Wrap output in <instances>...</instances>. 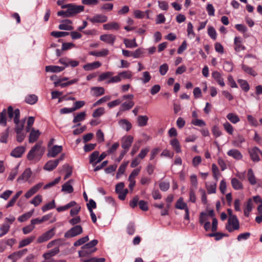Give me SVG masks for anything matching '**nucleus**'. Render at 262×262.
Instances as JSON below:
<instances>
[{
  "instance_id": "obj_1",
  "label": "nucleus",
  "mask_w": 262,
  "mask_h": 262,
  "mask_svg": "<svg viewBox=\"0 0 262 262\" xmlns=\"http://www.w3.org/2000/svg\"><path fill=\"white\" fill-rule=\"evenodd\" d=\"M97 239H93L89 243L85 244L81 247V250L78 251V255L80 257L89 256L96 251L94 247L98 244Z\"/></svg>"
},
{
  "instance_id": "obj_2",
  "label": "nucleus",
  "mask_w": 262,
  "mask_h": 262,
  "mask_svg": "<svg viewBox=\"0 0 262 262\" xmlns=\"http://www.w3.org/2000/svg\"><path fill=\"white\" fill-rule=\"evenodd\" d=\"M45 149L41 147V143L36 144L29 151L27 155L29 160H33L35 158L38 157L39 159L43 154Z\"/></svg>"
},
{
  "instance_id": "obj_3",
  "label": "nucleus",
  "mask_w": 262,
  "mask_h": 262,
  "mask_svg": "<svg viewBox=\"0 0 262 262\" xmlns=\"http://www.w3.org/2000/svg\"><path fill=\"white\" fill-rule=\"evenodd\" d=\"M61 8L68 9V12L70 17L80 13L84 11V7L81 5H76L73 4H68L61 6Z\"/></svg>"
},
{
  "instance_id": "obj_4",
  "label": "nucleus",
  "mask_w": 262,
  "mask_h": 262,
  "mask_svg": "<svg viewBox=\"0 0 262 262\" xmlns=\"http://www.w3.org/2000/svg\"><path fill=\"white\" fill-rule=\"evenodd\" d=\"M239 228V223L236 216L229 217L228 223L226 225V229L229 232H232L234 230H238Z\"/></svg>"
},
{
  "instance_id": "obj_5",
  "label": "nucleus",
  "mask_w": 262,
  "mask_h": 262,
  "mask_svg": "<svg viewBox=\"0 0 262 262\" xmlns=\"http://www.w3.org/2000/svg\"><path fill=\"white\" fill-rule=\"evenodd\" d=\"M20 111L18 108L16 109L15 112V117L13 119L14 122L15 124V132L16 133L21 132L24 127V124L25 120H20Z\"/></svg>"
},
{
  "instance_id": "obj_6",
  "label": "nucleus",
  "mask_w": 262,
  "mask_h": 262,
  "mask_svg": "<svg viewBox=\"0 0 262 262\" xmlns=\"http://www.w3.org/2000/svg\"><path fill=\"white\" fill-rule=\"evenodd\" d=\"M83 229L80 225H76L69 229L64 233L66 238H72L81 234Z\"/></svg>"
},
{
  "instance_id": "obj_7",
  "label": "nucleus",
  "mask_w": 262,
  "mask_h": 262,
  "mask_svg": "<svg viewBox=\"0 0 262 262\" xmlns=\"http://www.w3.org/2000/svg\"><path fill=\"white\" fill-rule=\"evenodd\" d=\"M86 19L93 24L103 23L107 21V17L102 14H96L92 17L87 16Z\"/></svg>"
},
{
  "instance_id": "obj_8",
  "label": "nucleus",
  "mask_w": 262,
  "mask_h": 262,
  "mask_svg": "<svg viewBox=\"0 0 262 262\" xmlns=\"http://www.w3.org/2000/svg\"><path fill=\"white\" fill-rule=\"evenodd\" d=\"M248 152L251 160L254 162H258L260 161L259 155H261L262 151L257 147H253L249 149Z\"/></svg>"
},
{
  "instance_id": "obj_9",
  "label": "nucleus",
  "mask_w": 262,
  "mask_h": 262,
  "mask_svg": "<svg viewBox=\"0 0 262 262\" xmlns=\"http://www.w3.org/2000/svg\"><path fill=\"white\" fill-rule=\"evenodd\" d=\"M134 138L133 136L129 135L126 136L122 137L121 139V146L127 151L132 145L133 142Z\"/></svg>"
},
{
  "instance_id": "obj_10",
  "label": "nucleus",
  "mask_w": 262,
  "mask_h": 262,
  "mask_svg": "<svg viewBox=\"0 0 262 262\" xmlns=\"http://www.w3.org/2000/svg\"><path fill=\"white\" fill-rule=\"evenodd\" d=\"M55 228H53L51 229L48 230L46 232L42 234L37 239V242L38 243H42L46 242L51 238L54 235Z\"/></svg>"
},
{
  "instance_id": "obj_11",
  "label": "nucleus",
  "mask_w": 262,
  "mask_h": 262,
  "mask_svg": "<svg viewBox=\"0 0 262 262\" xmlns=\"http://www.w3.org/2000/svg\"><path fill=\"white\" fill-rule=\"evenodd\" d=\"M43 185V183L42 182L39 183L37 184L34 185L25 193V198L29 199L31 197L33 194L36 193Z\"/></svg>"
},
{
  "instance_id": "obj_12",
  "label": "nucleus",
  "mask_w": 262,
  "mask_h": 262,
  "mask_svg": "<svg viewBox=\"0 0 262 262\" xmlns=\"http://www.w3.org/2000/svg\"><path fill=\"white\" fill-rule=\"evenodd\" d=\"M62 146L54 145L51 149H49L47 156L48 157L54 158L58 154L62 151Z\"/></svg>"
},
{
  "instance_id": "obj_13",
  "label": "nucleus",
  "mask_w": 262,
  "mask_h": 262,
  "mask_svg": "<svg viewBox=\"0 0 262 262\" xmlns=\"http://www.w3.org/2000/svg\"><path fill=\"white\" fill-rule=\"evenodd\" d=\"M31 174L32 171L30 168L26 169L23 173L18 178L17 182L21 183L28 181Z\"/></svg>"
},
{
  "instance_id": "obj_14",
  "label": "nucleus",
  "mask_w": 262,
  "mask_h": 262,
  "mask_svg": "<svg viewBox=\"0 0 262 262\" xmlns=\"http://www.w3.org/2000/svg\"><path fill=\"white\" fill-rule=\"evenodd\" d=\"M100 39L107 43L113 45L116 37L112 34H104L100 36Z\"/></svg>"
},
{
  "instance_id": "obj_15",
  "label": "nucleus",
  "mask_w": 262,
  "mask_h": 262,
  "mask_svg": "<svg viewBox=\"0 0 262 262\" xmlns=\"http://www.w3.org/2000/svg\"><path fill=\"white\" fill-rule=\"evenodd\" d=\"M25 151V147L21 146L14 148L11 152V156L15 158H20Z\"/></svg>"
},
{
  "instance_id": "obj_16",
  "label": "nucleus",
  "mask_w": 262,
  "mask_h": 262,
  "mask_svg": "<svg viewBox=\"0 0 262 262\" xmlns=\"http://www.w3.org/2000/svg\"><path fill=\"white\" fill-rule=\"evenodd\" d=\"M212 78L218 83L221 86H224L225 84L222 74L217 71H214L212 73Z\"/></svg>"
},
{
  "instance_id": "obj_17",
  "label": "nucleus",
  "mask_w": 262,
  "mask_h": 262,
  "mask_svg": "<svg viewBox=\"0 0 262 262\" xmlns=\"http://www.w3.org/2000/svg\"><path fill=\"white\" fill-rule=\"evenodd\" d=\"M72 22L69 19H65L63 20L61 24L59 25L58 28L60 30H72L73 29V27L72 26Z\"/></svg>"
},
{
  "instance_id": "obj_18",
  "label": "nucleus",
  "mask_w": 262,
  "mask_h": 262,
  "mask_svg": "<svg viewBox=\"0 0 262 262\" xmlns=\"http://www.w3.org/2000/svg\"><path fill=\"white\" fill-rule=\"evenodd\" d=\"M40 135V133L39 131V130H36L34 128H32L31 129L30 135H29V143H33L35 142L38 138H39V136Z\"/></svg>"
},
{
  "instance_id": "obj_19",
  "label": "nucleus",
  "mask_w": 262,
  "mask_h": 262,
  "mask_svg": "<svg viewBox=\"0 0 262 262\" xmlns=\"http://www.w3.org/2000/svg\"><path fill=\"white\" fill-rule=\"evenodd\" d=\"M227 155L236 160H239L243 158V155L241 152L236 149L229 150L227 152Z\"/></svg>"
},
{
  "instance_id": "obj_20",
  "label": "nucleus",
  "mask_w": 262,
  "mask_h": 262,
  "mask_svg": "<svg viewBox=\"0 0 262 262\" xmlns=\"http://www.w3.org/2000/svg\"><path fill=\"white\" fill-rule=\"evenodd\" d=\"M103 28L105 30H118L120 28V25L117 22L112 21L103 25Z\"/></svg>"
},
{
  "instance_id": "obj_21",
  "label": "nucleus",
  "mask_w": 262,
  "mask_h": 262,
  "mask_svg": "<svg viewBox=\"0 0 262 262\" xmlns=\"http://www.w3.org/2000/svg\"><path fill=\"white\" fill-rule=\"evenodd\" d=\"M118 124L122 129L126 131L129 130L132 127V125L130 122L125 119L120 120L118 122Z\"/></svg>"
},
{
  "instance_id": "obj_22",
  "label": "nucleus",
  "mask_w": 262,
  "mask_h": 262,
  "mask_svg": "<svg viewBox=\"0 0 262 262\" xmlns=\"http://www.w3.org/2000/svg\"><path fill=\"white\" fill-rule=\"evenodd\" d=\"M57 161L55 160H50L47 162L43 166V169L47 171H52L58 165Z\"/></svg>"
},
{
  "instance_id": "obj_23",
  "label": "nucleus",
  "mask_w": 262,
  "mask_h": 262,
  "mask_svg": "<svg viewBox=\"0 0 262 262\" xmlns=\"http://www.w3.org/2000/svg\"><path fill=\"white\" fill-rule=\"evenodd\" d=\"M148 118L146 115H140L137 117V122L138 125L140 127H143L147 124Z\"/></svg>"
},
{
  "instance_id": "obj_24",
  "label": "nucleus",
  "mask_w": 262,
  "mask_h": 262,
  "mask_svg": "<svg viewBox=\"0 0 262 262\" xmlns=\"http://www.w3.org/2000/svg\"><path fill=\"white\" fill-rule=\"evenodd\" d=\"M64 67L57 66H48L46 67V71L47 72L59 73L62 71Z\"/></svg>"
},
{
  "instance_id": "obj_25",
  "label": "nucleus",
  "mask_w": 262,
  "mask_h": 262,
  "mask_svg": "<svg viewBox=\"0 0 262 262\" xmlns=\"http://www.w3.org/2000/svg\"><path fill=\"white\" fill-rule=\"evenodd\" d=\"M234 49L237 52H239L242 50H244L245 48L242 45V40L241 37H235L234 38Z\"/></svg>"
},
{
  "instance_id": "obj_26",
  "label": "nucleus",
  "mask_w": 262,
  "mask_h": 262,
  "mask_svg": "<svg viewBox=\"0 0 262 262\" xmlns=\"http://www.w3.org/2000/svg\"><path fill=\"white\" fill-rule=\"evenodd\" d=\"M101 66V63L99 61H96L85 64L83 69L85 71H91L95 69L99 68Z\"/></svg>"
},
{
  "instance_id": "obj_27",
  "label": "nucleus",
  "mask_w": 262,
  "mask_h": 262,
  "mask_svg": "<svg viewBox=\"0 0 262 262\" xmlns=\"http://www.w3.org/2000/svg\"><path fill=\"white\" fill-rule=\"evenodd\" d=\"M74 180L71 179L64 184L62 186L61 191L70 193L73 191V188L71 185V183H73Z\"/></svg>"
},
{
  "instance_id": "obj_28",
  "label": "nucleus",
  "mask_w": 262,
  "mask_h": 262,
  "mask_svg": "<svg viewBox=\"0 0 262 262\" xmlns=\"http://www.w3.org/2000/svg\"><path fill=\"white\" fill-rule=\"evenodd\" d=\"M109 53V51L106 49H103L100 51H91L89 54L97 57H105Z\"/></svg>"
},
{
  "instance_id": "obj_29",
  "label": "nucleus",
  "mask_w": 262,
  "mask_h": 262,
  "mask_svg": "<svg viewBox=\"0 0 262 262\" xmlns=\"http://www.w3.org/2000/svg\"><path fill=\"white\" fill-rule=\"evenodd\" d=\"M232 187L235 190H241L243 188V185L241 181L236 178H232L231 180Z\"/></svg>"
},
{
  "instance_id": "obj_30",
  "label": "nucleus",
  "mask_w": 262,
  "mask_h": 262,
  "mask_svg": "<svg viewBox=\"0 0 262 262\" xmlns=\"http://www.w3.org/2000/svg\"><path fill=\"white\" fill-rule=\"evenodd\" d=\"M175 207L177 209L181 210H185L188 208L187 205L184 202L183 198H180L177 201L175 205Z\"/></svg>"
},
{
  "instance_id": "obj_31",
  "label": "nucleus",
  "mask_w": 262,
  "mask_h": 262,
  "mask_svg": "<svg viewBox=\"0 0 262 262\" xmlns=\"http://www.w3.org/2000/svg\"><path fill=\"white\" fill-rule=\"evenodd\" d=\"M34 239L35 236H32L20 241L19 243L18 248H21L29 245Z\"/></svg>"
},
{
  "instance_id": "obj_32",
  "label": "nucleus",
  "mask_w": 262,
  "mask_h": 262,
  "mask_svg": "<svg viewBox=\"0 0 262 262\" xmlns=\"http://www.w3.org/2000/svg\"><path fill=\"white\" fill-rule=\"evenodd\" d=\"M205 187L209 194L215 193L216 189V183H206Z\"/></svg>"
},
{
  "instance_id": "obj_33",
  "label": "nucleus",
  "mask_w": 262,
  "mask_h": 262,
  "mask_svg": "<svg viewBox=\"0 0 262 262\" xmlns=\"http://www.w3.org/2000/svg\"><path fill=\"white\" fill-rule=\"evenodd\" d=\"M91 91L93 92V95L96 97L102 95L105 92L104 89L102 87H93L91 88Z\"/></svg>"
},
{
  "instance_id": "obj_34",
  "label": "nucleus",
  "mask_w": 262,
  "mask_h": 262,
  "mask_svg": "<svg viewBox=\"0 0 262 262\" xmlns=\"http://www.w3.org/2000/svg\"><path fill=\"white\" fill-rule=\"evenodd\" d=\"M59 252V248L58 247H56V248H54L53 249L51 250L48 252L44 253L43 255V256L46 259H49L51 257H52V256L55 255L56 254H57V253H58Z\"/></svg>"
},
{
  "instance_id": "obj_35",
  "label": "nucleus",
  "mask_w": 262,
  "mask_h": 262,
  "mask_svg": "<svg viewBox=\"0 0 262 262\" xmlns=\"http://www.w3.org/2000/svg\"><path fill=\"white\" fill-rule=\"evenodd\" d=\"M123 42L126 48H134L138 46V45L136 42L135 38L133 39V40L125 38L124 39Z\"/></svg>"
},
{
  "instance_id": "obj_36",
  "label": "nucleus",
  "mask_w": 262,
  "mask_h": 262,
  "mask_svg": "<svg viewBox=\"0 0 262 262\" xmlns=\"http://www.w3.org/2000/svg\"><path fill=\"white\" fill-rule=\"evenodd\" d=\"M170 144L177 153L181 152V146L177 139L174 138L170 141Z\"/></svg>"
},
{
  "instance_id": "obj_37",
  "label": "nucleus",
  "mask_w": 262,
  "mask_h": 262,
  "mask_svg": "<svg viewBox=\"0 0 262 262\" xmlns=\"http://www.w3.org/2000/svg\"><path fill=\"white\" fill-rule=\"evenodd\" d=\"M227 118L232 123L236 124L238 123L240 119L238 116L235 114L230 113L227 114Z\"/></svg>"
},
{
  "instance_id": "obj_38",
  "label": "nucleus",
  "mask_w": 262,
  "mask_h": 262,
  "mask_svg": "<svg viewBox=\"0 0 262 262\" xmlns=\"http://www.w3.org/2000/svg\"><path fill=\"white\" fill-rule=\"evenodd\" d=\"M7 110L4 109L0 113V124L3 126L7 125Z\"/></svg>"
},
{
  "instance_id": "obj_39",
  "label": "nucleus",
  "mask_w": 262,
  "mask_h": 262,
  "mask_svg": "<svg viewBox=\"0 0 262 262\" xmlns=\"http://www.w3.org/2000/svg\"><path fill=\"white\" fill-rule=\"evenodd\" d=\"M128 164V161L123 163L119 167L118 172L116 174V178L118 179L119 178L120 176L122 175L126 169V167Z\"/></svg>"
},
{
  "instance_id": "obj_40",
  "label": "nucleus",
  "mask_w": 262,
  "mask_h": 262,
  "mask_svg": "<svg viewBox=\"0 0 262 262\" xmlns=\"http://www.w3.org/2000/svg\"><path fill=\"white\" fill-rule=\"evenodd\" d=\"M34 212V210L29 211L27 213H24L22 215L20 216L18 218V221L20 222H24L28 220L32 215Z\"/></svg>"
},
{
  "instance_id": "obj_41",
  "label": "nucleus",
  "mask_w": 262,
  "mask_h": 262,
  "mask_svg": "<svg viewBox=\"0 0 262 262\" xmlns=\"http://www.w3.org/2000/svg\"><path fill=\"white\" fill-rule=\"evenodd\" d=\"M105 260L104 258H97L93 257L89 259H85L83 257H81L80 261L81 262H104Z\"/></svg>"
},
{
  "instance_id": "obj_42",
  "label": "nucleus",
  "mask_w": 262,
  "mask_h": 262,
  "mask_svg": "<svg viewBox=\"0 0 262 262\" xmlns=\"http://www.w3.org/2000/svg\"><path fill=\"white\" fill-rule=\"evenodd\" d=\"M134 105V102L133 101L125 102L121 104V108L122 111L129 110Z\"/></svg>"
},
{
  "instance_id": "obj_43",
  "label": "nucleus",
  "mask_w": 262,
  "mask_h": 262,
  "mask_svg": "<svg viewBox=\"0 0 262 262\" xmlns=\"http://www.w3.org/2000/svg\"><path fill=\"white\" fill-rule=\"evenodd\" d=\"M26 102L30 104H34L37 101V97L33 94L27 96L25 98Z\"/></svg>"
},
{
  "instance_id": "obj_44",
  "label": "nucleus",
  "mask_w": 262,
  "mask_h": 262,
  "mask_svg": "<svg viewBox=\"0 0 262 262\" xmlns=\"http://www.w3.org/2000/svg\"><path fill=\"white\" fill-rule=\"evenodd\" d=\"M86 113L85 112H82L75 116L73 122L74 123L79 122L84 120L85 118Z\"/></svg>"
},
{
  "instance_id": "obj_45",
  "label": "nucleus",
  "mask_w": 262,
  "mask_h": 262,
  "mask_svg": "<svg viewBox=\"0 0 262 262\" xmlns=\"http://www.w3.org/2000/svg\"><path fill=\"white\" fill-rule=\"evenodd\" d=\"M42 201V197L41 195H36L30 202V203L35 207L38 206Z\"/></svg>"
},
{
  "instance_id": "obj_46",
  "label": "nucleus",
  "mask_w": 262,
  "mask_h": 262,
  "mask_svg": "<svg viewBox=\"0 0 262 262\" xmlns=\"http://www.w3.org/2000/svg\"><path fill=\"white\" fill-rule=\"evenodd\" d=\"M55 207V201L52 200L51 202L43 205L42 208V211L45 212L49 210L54 208Z\"/></svg>"
},
{
  "instance_id": "obj_47",
  "label": "nucleus",
  "mask_w": 262,
  "mask_h": 262,
  "mask_svg": "<svg viewBox=\"0 0 262 262\" xmlns=\"http://www.w3.org/2000/svg\"><path fill=\"white\" fill-rule=\"evenodd\" d=\"M242 69L245 72H246L247 73L252 75V76H255L257 75V73H256L255 71H254L252 68L248 67V66L247 65H245V64H243L242 65Z\"/></svg>"
},
{
  "instance_id": "obj_48",
  "label": "nucleus",
  "mask_w": 262,
  "mask_h": 262,
  "mask_svg": "<svg viewBox=\"0 0 262 262\" xmlns=\"http://www.w3.org/2000/svg\"><path fill=\"white\" fill-rule=\"evenodd\" d=\"M119 74L120 76L121 80L126 79H131L133 76L132 73L130 71H124L119 73Z\"/></svg>"
},
{
  "instance_id": "obj_49",
  "label": "nucleus",
  "mask_w": 262,
  "mask_h": 262,
  "mask_svg": "<svg viewBox=\"0 0 262 262\" xmlns=\"http://www.w3.org/2000/svg\"><path fill=\"white\" fill-rule=\"evenodd\" d=\"M248 178L251 184L254 185L256 184V179L253 171L251 169H249L248 171Z\"/></svg>"
},
{
  "instance_id": "obj_50",
  "label": "nucleus",
  "mask_w": 262,
  "mask_h": 262,
  "mask_svg": "<svg viewBox=\"0 0 262 262\" xmlns=\"http://www.w3.org/2000/svg\"><path fill=\"white\" fill-rule=\"evenodd\" d=\"M99 155V152L98 151H94L90 156V163L93 166H96V163H94L96 159L98 158V156Z\"/></svg>"
},
{
  "instance_id": "obj_51",
  "label": "nucleus",
  "mask_w": 262,
  "mask_h": 262,
  "mask_svg": "<svg viewBox=\"0 0 262 262\" xmlns=\"http://www.w3.org/2000/svg\"><path fill=\"white\" fill-rule=\"evenodd\" d=\"M225 130L229 134L232 135L233 133V127L228 122L226 121L223 124Z\"/></svg>"
},
{
  "instance_id": "obj_52",
  "label": "nucleus",
  "mask_w": 262,
  "mask_h": 262,
  "mask_svg": "<svg viewBox=\"0 0 262 262\" xmlns=\"http://www.w3.org/2000/svg\"><path fill=\"white\" fill-rule=\"evenodd\" d=\"M237 82L239 84L241 88L245 92H248L249 90L250 87L247 81L243 79H238Z\"/></svg>"
},
{
  "instance_id": "obj_53",
  "label": "nucleus",
  "mask_w": 262,
  "mask_h": 262,
  "mask_svg": "<svg viewBox=\"0 0 262 262\" xmlns=\"http://www.w3.org/2000/svg\"><path fill=\"white\" fill-rule=\"evenodd\" d=\"M213 176L216 181H217L220 177V172L218 167L215 164L212 165Z\"/></svg>"
},
{
  "instance_id": "obj_54",
  "label": "nucleus",
  "mask_w": 262,
  "mask_h": 262,
  "mask_svg": "<svg viewBox=\"0 0 262 262\" xmlns=\"http://www.w3.org/2000/svg\"><path fill=\"white\" fill-rule=\"evenodd\" d=\"M245 141V139L244 137L241 135H238L236 140L232 142V144L235 146L239 147Z\"/></svg>"
},
{
  "instance_id": "obj_55",
  "label": "nucleus",
  "mask_w": 262,
  "mask_h": 262,
  "mask_svg": "<svg viewBox=\"0 0 262 262\" xmlns=\"http://www.w3.org/2000/svg\"><path fill=\"white\" fill-rule=\"evenodd\" d=\"M10 226L7 224H4L0 227V237L5 235L9 230Z\"/></svg>"
},
{
  "instance_id": "obj_56",
  "label": "nucleus",
  "mask_w": 262,
  "mask_h": 262,
  "mask_svg": "<svg viewBox=\"0 0 262 262\" xmlns=\"http://www.w3.org/2000/svg\"><path fill=\"white\" fill-rule=\"evenodd\" d=\"M89 240V236H85L84 237L80 238L74 243V246L75 247L79 246L85 243Z\"/></svg>"
},
{
  "instance_id": "obj_57",
  "label": "nucleus",
  "mask_w": 262,
  "mask_h": 262,
  "mask_svg": "<svg viewBox=\"0 0 262 262\" xmlns=\"http://www.w3.org/2000/svg\"><path fill=\"white\" fill-rule=\"evenodd\" d=\"M63 168L65 170L66 174L64 177V180L69 178L72 173V167L69 164H64L63 166Z\"/></svg>"
},
{
  "instance_id": "obj_58",
  "label": "nucleus",
  "mask_w": 262,
  "mask_h": 262,
  "mask_svg": "<svg viewBox=\"0 0 262 262\" xmlns=\"http://www.w3.org/2000/svg\"><path fill=\"white\" fill-rule=\"evenodd\" d=\"M70 34L68 32H59V31H52L51 33V35L56 38L64 37Z\"/></svg>"
},
{
  "instance_id": "obj_59",
  "label": "nucleus",
  "mask_w": 262,
  "mask_h": 262,
  "mask_svg": "<svg viewBox=\"0 0 262 262\" xmlns=\"http://www.w3.org/2000/svg\"><path fill=\"white\" fill-rule=\"evenodd\" d=\"M142 75L143 76L141 78V80L144 84L148 82L150 80L151 77L148 72H144Z\"/></svg>"
},
{
  "instance_id": "obj_60",
  "label": "nucleus",
  "mask_w": 262,
  "mask_h": 262,
  "mask_svg": "<svg viewBox=\"0 0 262 262\" xmlns=\"http://www.w3.org/2000/svg\"><path fill=\"white\" fill-rule=\"evenodd\" d=\"M208 34L209 36L213 40L216 38V32L215 29L212 27L209 26L208 28Z\"/></svg>"
},
{
  "instance_id": "obj_61",
  "label": "nucleus",
  "mask_w": 262,
  "mask_h": 262,
  "mask_svg": "<svg viewBox=\"0 0 262 262\" xmlns=\"http://www.w3.org/2000/svg\"><path fill=\"white\" fill-rule=\"evenodd\" d=\"M113 74V73L111 72H106L105 73H103L100 74L98 78V81H102L104 80L105 79L111 77Z\"/></svg>"
},
{
  "instance_id": "obj_62",
  "label": "nucleus",
  "mask_w": 262,
  "mask_h": 262,
  "mask_svg": "<svg viewBox=\"0 0 262 262\" xmlns=\"http://www.w3.org/2000/svg\"><path fill=\"white\" fill-rule=\"evenodd\" d=\"M60 179H61V178L60 177L56 178L53 181H52V182L47 184L46 185H45L43 187V189H47L49 188H51V187L54 186L56 184H57L59 182V181H60Z\"/></svg>"
},
{
  "instance_id": "obj_63",
  "label": "nucleus",
  "mask_w": 262,
  "mask_h": 262,
  "mask_svg": "<svg viewBox=\"0 0 262 262\" xmlns=\"http://www.w3.org/2000/svg\"><path fill=\"white\" fill-rule=\"evenodd\" d=\"M104 113V108L103 107H99L94 111L92 116L93 117L96 118L101 116Z\"/></svg>"
},
{
  "instance_id": "obj_64",
  "label": "nucleus",
  "mask_w": 262,
  "mask_h": 262,
  "mask_svg": "<svg viewBox=\"0 0 262 262\" xmlns=\"http://www.w3.org/2000/svg\"><path fill=\"white\" fill-rule=\"evenodd\" d=\"M209 221V217L207 213L201 212L200 216L199 222L201 224Z\"/></svg>"
}]
</instances>
